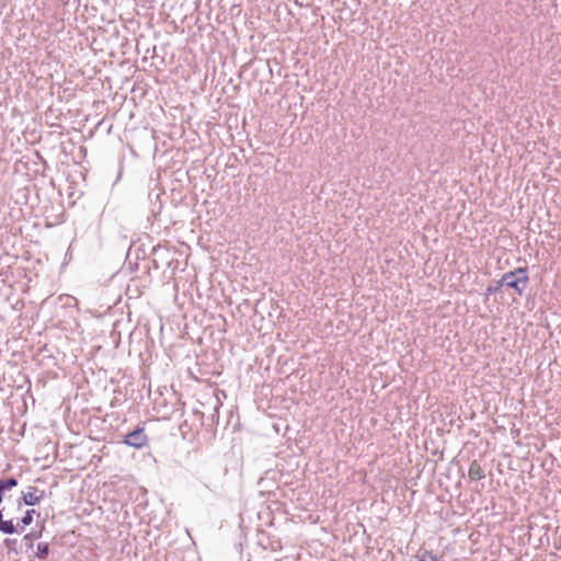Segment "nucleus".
Here are the masks:
<instances>
[{
    "label": "nucleus",
    "mask_w": 561,
    "mask_h": 561,
    "mask_svg": "<svg viewBox=\"0 0 561 561\" xmlns=\"http://www.w3.org/2000/svg\"><path fill=\"white\" fill-rule=\"evenodd\" d=\"M18 479L9 477L0 479V504L2 503L5 492L11 491L18 485ZM4 508H0V533L5 535H13L18 533V524H14L13 518L4 519Z\"/></svg>",
    "instance_id": "1"
},
{
    "label": "nucleus",
    "mask_w": 561,
    "mask_h": 561,
    "mask_svg": "<svg viewBox=\"0 0 561 561\" xmlns=\"http://www.w3.org/2000/svg\"><path fill=\"white\" fill-rule=\"evenodd\" d=\"M527 285V270L522 267L505 273L500 279V286L513 288L518 295H522L525 291Z\"/></svg>",
    "instance_id": "2"
},
{
    "label": "nucleus",
    "mask_w": 561,
    "mask_h": 561,
    "mask_svg": "<svg viewBox=\"0 0 561 561\" xmlns=\"http://www.w3.org/2000/svg\"><path fill=\"white\" fill-rule=\"evenodd\" d=\"M45 496V491L38 490L36 486H28L26 492L22 493L21 499L16 501V510L22 508V503L27 506H35L39 504L41 500Z\"/></svg>",
    "instance_id": "3"
},
{
    "label": "nucleus",
    "mask_w": 561,
    "mask_h": 561,
    "mask_svg": "<svg viewBox=\"0 0 561 561\" xmlns=\"http://www.w3.org/2000/svg\"><path fill=\"white\" fill-rule=\"evenodd\" d=\"M125 444L135 448H141L147 443V436L142 427H136L134 431L127 433L124 438Z\"/></svg>",
    "instance_id": "4"
},
{
    "label": "nucleus",
    "mask_w": 561,
    "mask_h": 561,
    "mask_svg": "<svg viewBox=\"0 0 561 561\" xmlns=\"http://www.w3.org/2000/svg\"><path fill=\"white\" fill-rule=\"evenodd\" d=\"M468 476L471 480H481L484 478V471L476 460L470 463Z\"/></svg>",
    "instance_id": "5"
},
{
    "label": "nucleus",
    "mask_w": 561,
    "mask_h": 561,
    "mask_svg": "<svg viewBox=\"0 0 561 561\" xmlns=\"http://www.w3.org/2000/svg\"><path fill=\"white\" fill-rule=\"evenodd\" d=\"M49 551H50V549H49L48 542H39V543H37V547H36L35 557L41 560H45L48 557Z\"/></svg>",
    "instance_id": "6"
},
{
    "label": "nucleus",
    "mask_w": 561,
    "mask_h": 561,
    "mask_svg": "<svg viewBox=\"0 0 561 561\" xmlns=\"http://www.w3.org/2000/svg\"><path fill=\"white\" fill-rule=\"evenodd\" d=\"M42 536V531H37V533H28L26 535H24L23 537V542L26 547V549H33L34 547V539L36 538H39Z\"/></svg>",
    "instance_id": "7"
},
{
    "label": "nucleus",
    "mask_w": 561,
    "mask_h": 561,
    "mask_svg": "<svg viewBox=\"0 0 561 561\" xmlns=\"http://www.w3.org/2000/svg\"><path fill=\"white\" fill-rule=\"evenodd\" d=\"M34 514H35V510L34 508L25 511L24 515L18 520V523H16L18 526L20 525V523L23 526L31 525L33 523Z\"/></svg>",
    "instance_id": "8"
},
{
    "label": "nucleus",
    "mask_w": 561,
    "mask_h": 561,
    "mask_svg": "<svg viewBox=\"0 0 561 561\" xmlns=\"http://www.w3.org/2000/svg\"><path fill=\"white\" fill-rule=\"evenodd\" d=\"M26 423H9V428L19 437L24 436Z\"/></svg>",
    "instance_id": "9"
},
{
    "label": "nucleus",
    "mask_w": 561,
    "mask_h": 561,
    "mask_svg": "<svg viewBox=\"0 0 561 561\" xmlns=\"http://www.w3.org/2000/svg\"><path fill=\"white\" fill-rule=\"evenodd\" d=\"M416 561H440L432 551L425 550Z\"/></svg>",
    "instance_id": "10"
},
{
    "label": "nucleus",
    "mask_w": 561,
    "mask_h": 561,
    "mask_svg": "<svg viewBox=\"0 0 561 561\" xmlns=\"http://www.w3.org/2000/svg\"><path fill=\"white\" fill-rule=\"evenodd\" d=\"M508 424L511 425L510 431H511L512 438L517 444H520V440H519L520 430L519 428H515V423H508Z\"/></svg>",
    "instance_id": "11"
},
{
    "label": "nucleus",
    "mask_w": 561,
    "mask_h": 561,
    "mask_svg": "<svg viewBox=\"0 0 561 561\" xmlns=\"http://www.w3.org/2000/svg\"><path fill=\"white\" fill-rule=\"evenodd\" d=\"M16 539L7 538L4 539L3 543L10 551H15L18 553V550L15 548L16 546Z\"/></svg>",
    "instance_id": "12"
},
{
    "label": "nucleus",
    "mask_w": 561,
    "mask_h": 561,
    "mask_svg": "<svg viewBox=\"0 0 561 561\" xmlns=\"http://www.w3.org/2000/svg\"><path fill=\"white\" fill-rule=\"evenodd\" d=\"M502 287L503 286H500V280H497L494 286H489L486 288V295L494 294V293L499 291Z\"/></svg>",
    "instance_id": "13"
},
{
    "label": "nucleus",
    "mask_w": 561,
    "mask_h": 561,
    "mask_svg": "<svg viewBox=\"0 0 561 561\" xmlns=\"http://www.w3.org/2000/svg\"><path fill=\"white\" fill-rule=\"evenodd\" d=\"M82 423H79V422H76V423H66L67 427L71 431V432H79V426L81 425Z\"/></svg>",
    "instance_id": "14"
},
{
    "label": "nucleus",
    "mask_w": 561,
    "mask_h": 561,
    "mask_svg": "<svg viewBox=\"0 0 561 561\" xmlns=\"http://www.w3.org/2000/svg\"><path fill=\"white\" fill-rule=\"evenodd\" d=\"M272 428L274 430L275 433H279L280 431L278 423H272Z\"/></svg>",
    "instance_id": "15"
},
{
    "label": "nucleus",
    "mask_w": 561,
    "mask_h": 561,
    "mask_svg": "<svg viewBox=\"0 0 561 561\" xmlns=\"http://www.w3.org/2000/svg\"><path fill=\"white\" fill-rule=\"evenodd\" d=\"M284 428H285L284 435H286L290 431V426L288 425V423L285 424Z\"/></svg>",
    "instance_id": "16"
}]
</instances>
